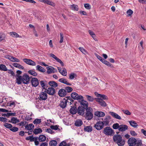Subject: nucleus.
Returning <instances> with one entry per match:
<instances>
[{"instance_id":"obj_24","label":"nucleus","mask_w":146,"mask_h":146,"mask_svg":"<svg viewBox=\"0 0 146 146\" xmlns=\"http://www.w3.org/2000/svg\"><path fill=\"white\" fill-rule=\"evenodd\" d=\"M109 113L113 117L117 119L120 120L121 119V117L117 113L113 112H110Z\"/></svg>"},{"instance_id":"obj_59","label":"nucleus","mask_w":146,"mask_h":146,"mask_svg":"<svg viewBox=\"0 0 146 146\" xmlns=\"http://www.w3.org/2000/svg\"><path fill=\"white\" fill-rule=\"evenodd\" d=\"M58 126L57 125H51L50 126V128L53 129H54L55 130H56L58 129Z\"/></svg>"},{"instance_id":"obj_31","label":"nucleus","mask_w":146,"mask_h":146,"mask_svg":"<svg viewBox=\"0 0 146 146\" xmlns=\"http://www.w3.org/2000/svg\"><path fill=\"white\" fill-rule=\"evenodd\" d=\"M13 65L16 68H18L20 69L23 70L24 69V67L23 66L20 64H19L15 63L13 64Z\"/></svg>"},{"instance_id":"obj_27","label":"nucleus","mask_w":146,"mask_h":146,"mask_svg":"<svg viewBox=\"0 0 146 146\" xmlns=\"http://www.w3.org/2000/svg\"><path fill=\"white\" fill-rule=\"evenodd\" d=\"M130 125L134 128H136L138 126V125L136 122L133 120L129 121Z\"/></svg>"},{"instance_id":"obj_53","label":"nucleus","mask_w":146,"mask_h":146,"mask_svg":"<svg viewBox=\"0 0 146 146\" xmlns=\"http://www.w3.org/2000/svg\"><path fill=\"white\" fill-rule=\"evenodd\" d=\"M9 34H10V35L12 36H19V35L15 32H10Z\"/></svg>"},{"instance_id":"obj_28","label":"nucleus","mask_w":146,"mask_h":146,"mask_svg":"<svg viewBox=\"0 0 146 146\" xmlns=\"http://www.w3.org/2000/svg\"><path fill=\"white\" fill-rule=\"evenodd\" d=\"M36 70L40 72H44L46 71V70L45 69L39 65L36 66Z\"/></svg>"},{"instance_id":"obj_58","label":"nucleus","mask_w":146,"mask_h":146,"mask_svg":"<svg viewBox=\"0 0 146 146\" xmlns=\"http://www.w3.org/2000/svg\"><path fill=\"white\" fill-rule=\"evenodd\" d=\"M84 7L85 8L87 9H91V7L88 3H86L84 4Z\"/></svg>"},{"instance_id":"obj_6","label":"nucleus","mask_w":146,"mask_h":146,"mask_svg":"<svg viewBox=\"0 0 146 146\" xmlns=\"http://www.w3.org/2000/svg\"><path fill=\"white\" fill-rule=\"evenodd\" d=\"M136 142V139L133 137L129 138L127 141L128 144L129 146H135Z\"/></svg>"},{"instance_id":"obj_51","label":"nucleus","mask_w":146,"mask_h":146,"mask_svg":"<svg viewBox=\"0 0 146 146\" xmlns=\"http://www.w3.org/2000/svg\"><path fill=\"white\" fill-rule=\"evenodd\" d=\"M59 146H69V145L66 141H64L60 143Z\"/></svg>"},{"instance_id":"obj_50","label":"nucleus","mask_w":146,"mask_h":146,"mask_svg":"<svg viewBox=\"0 0 146 146\" xmlns=\"http://www.w3.org/2000/svg\"><path fill=\"white\" fill-rule=\"evenodd\" d=\"M142 141L141 140H137L136 146H142Z\"/></svg>"},{"instance_id":"obj_3","label":"nucleus","mask_w":146,"mask_h":146,"mask_svg":"<svg viewBox=\"0 0 146 146\" xmlns=\"http://www.w3.org/2000/svg\"><path fill=\"white\" fill-rule=\"evenodd\" d=\"M92 112L93 110L91 108L89 107L86 109L85 114L86 118L88 120L92 119L93 117Z\"/></svg>"},{"instance_id":"obj_18","label":"nucleus","mask_w":146,"mask_h":146,"mask_svg":"<svg viewBox=\"0 0 146 146\" xmlns=\"http://www.w3.org/2000/svg\"><path fill=\"white\" fill-rule=\"evenodd\" d=\"M46 91L48 94L50 95H53L55 93V89L52 87L48 88Z\"/></svg>"},{"instance_id":"obj_42","label":"nucleus","mask_w":146,"mask_h":146,"mask_svg":"<svg viewBox=\"0 0 146 146\" xmlns=\"http://www.w3.org/2000/svg\"><path fill=\"white\" fill-rule=\"evenodd\" d=\"M76 76L77 75L75 73H72L69 74V78L70 80H73Z\"/></svg>"},{"instance_id":"obj_57","label":"nucleus","mask_w":146,"mask_h":146,"mask_svg":"<svg viewBox=\"0 0 146 146\" xmlns=\"http://www.w3.org/2000/svg\"><path fill=\"white\" fill-rule=\"evenodd\" d=\"M0 121H3L4 122H6L7 121V119L5 117H0Z\"/></svg>"},{"instance_id":"obj_32","label":"nucleus","mask_w":146,"mask_h":146,"mask_svg":"<svg viewBox=\"0 0 146 146\" xmlns=\"http://www.w3.org/2000/svg\"><path fill=\"white\" fill-rule=\"evenodd\" d=\"M8 58L11 61L13 62H19L20 61L19 59L13 56H10Z\"/></svg>"},{"instance_id":"obj_16","label":"nucleus","mask_w":146,"mask_h":146,"mask_svg":"<svg viewBox=\"0 0 146 146\" xmlns=\"http://www.w3.org/2000/svg\"><path fill=\"white\" fill-rule=\"evenodd\" d=\"M110 119L111 117L110 116H106L104 120L102 121L104 125L106 126L108 125Z\"/></svg>"},{"instance_id":"obj_34","label":"nucleus","mask_w":146,"mask_h":146,"mask_svg":"<svg viewBox=\"0 0 146 146\" xmlns=\"http://www.w3.org/2000/svg\"><path fill=\"white\" fill-rule=\"evenodd\" d=\"M70 111L71 114H74L77 112V110L76 107H73L70 109Z\"/></svg>"},{"instance_id":"obj_9","label":"nucleus","mask_w":146,"mask_h":146,"mask_svg":"<svg viewBox=\"0 0 146 146\" xmlns=\"http://www.w3.org/2000/svg\"><path fill=\"white\" fill-rule=\"evenodd\" d=\"M85 110L82 106H80L77 109V113L79 115L83 116L84 115Z\"/></svg>"},{"instance_id":"obj_55","label":"nucleus","mask_w":146,"mask_h":146,"mask_svg":"<svg viewBox=\"0 0 146 146\" xmlns=\"http://www.w3.org/2000/svg\"><path fill=\"white\" fill-rule=\"evenodd\" d=\"M95 55L96 57L101 62L103 61L104 59L97 54H95Z\"/></svg>"},{"instance_id":"obj_48","label":"nucleus","mask_w":146,"mask_h":146,"mask_svg":"<svg viewBox=\"0 0 146 146\" xmlns=\"http://www.w3.org/2000/svg\"><path fill=\"white\" fill-rule=\"evenodd\" d=\"M78 49L84 54H86L87 53L86 50L83 47H80Z\"/></svg>"},{"instance_id":"obj_47","label":"nucleus","mask_w":146,"mask_h":146,"mask_svg":"<svg viewBox=\"0 0 146 146\" xmlns=\"http://www.w3.org/2000/svg\"><path fill=\"white\" fill-rule=\"evenodd\" d=\"M44 3L53 6L54 5V3L49 0H45Z\"/></svg>"},{"instance_id":"obj_64","label":"nucleus","mask_w":146,"mask_h":146,"mask_svg":"<svg viewBox=\"0 0 146 146\" xmlns=\"http://www.w3.org/2000/svg\"><path fill=\"white\" fill-rule=\"evenodd\" d=\"M46 131L48 133L52 134L54 133V132L51 129L49 128L46 130Z\"/></svg>"},{"instance_id":"obj_4","label":"nucleus","mask_w":146,"mask_h":146,"mask_svg":"<svg viewBox=\"0 0 146 146\" xmlns=\"http://www.w3.org/2000/svg\"><path fill=\"white\" fill-rule=\"evenodd\" d=\"M104 133L107 136H112L114 134V130L110 127H107L104 129Z\"/></svg>"},{"instance_id":"obj_26","label":"nucleus","mask_w":146,"mask_h":146,"mask_svg":"<svg viewBox=\"0 0 146 146\" xmlns=\"http://www.w3.org/2000/svg\"><path fill=\"white\" fill-rule=\"evenodd\" d=\"M95 115L97 116L100 117H103L105 115V114L104 112L99 111L96 112Z\"/></svg>"},{"instance_id":"obj_8","label":"nucleus","mask_w":146,"mask_h":146,"mask_svg":"<svg viewBox=\"0 0 146 146\" xmlns=\"http://www.w3.org/2000/svg\"><path fill=\"white\" fill-rule=\"evenodd\" d=\"M104 126L102 121H99L94 124V127L97 130H99L102 129L103 128Z\"/></svg>"},{"instance_id":"obj_40","label":"nucleus","mask_w":146,"mask_h":146,"mask_svg":"<svg viewBox=\"0 0 146 146\" xmlns=\"http://www.w3.org/2000/svg\"><path fill=\"white\" fill-rule=\"evenodd\" d=\"M0 70L3 71H7L8 70L6 66L3 64H0Z\"/></svg>"},{"instance_id":"obj_52","label":"nucleus","mask_w":146,"mask_h":146,"mask_svg":"<svg viewBox=\"0 0 146 146\" xmlns=\"http://www.w3.org/2000/svg\"><path fill=\"white\" fill-rule=\"evenodd\" d=\"M50 144L54 146H56L57 144V141L55 140H53L50 141L49 143Z\"/></svg>"},{"instance_id":"obj_14","label":"nucleus","mask_w":146,"mask_h":146,"mask_svg":"<svg viewBox=\"0 0 146 146\" xmlns=\"http://www.w3.org/2000/svg\"><path fill=\"white\" fill-rule=\"evenodd\" d=\"M95 100L98 102L99 104L102 107H106L107 104L103 100L100 98H95Z\"/></svg>"},{"instance_id":"obj_56","label":"nucleus","mask_w":146,"mask_h":146,"mask_svg":"<svg viewBox=\"0 0 146 146\" xmlns=\"http://www.w3.org/2000/svg\"><path fill=\"white\" fill-rule=\"evenodd\" d=\"M10 130L13 132H16L18 131L19 129L16 127H13L10 129Z\"/></svg>"},{"instance_id":"obj_38","label":"nucleus","mask_w":146,"mask_h":146,"mask_svg":"<svg viewBox=\"0 0 146 146\" xmlns=\"http://www.w3.org/2000/svg\"><path fill=\"white\" fill-rule=\"evenodd\" d=\"M70 8L74 11H78V5L75 4L71 5Z\"/></svg>"},{"instance_id":"obj_49","label":"nucleus","mask_w":146,"mask_h":146,"mask_svg":"<svg viewBox=\"0 0 146 146\" xmlns=\"http://www.w3.org/2000/svg\"><path fill=\"white\" fill-rule=\"evenodd\" d=\"M4 125L6 128L10 129H11L12 127L11 124L7 123H5Z\"/></svg>"},{"instance_id":"obj_10","label":"nucleus","mask_w":146,"mask_h":146,"mask_svg":"<svg viewBox=\"0 0 146 146\" xmlns=\"http://www.w3.org/2000/svg\"><path fill=\"white\" fill-rule=\"evenodd\" d=\"M24 62L27 64L31 66H35L36 63L31 59L25 58L23 59Z\"/></svg>"},{"instance_id":"obj_19","label":"nucleus","mask_w":146,"mask_h":146,"mask_svg":"<svg viewBox=\"0 0 146 146\" xmlns=\"http://www.w3.org/2000/svg\"><path fill=\"white\" fill-rule=\"evenodd\" d=\"M66 92L65 89H60L58 92V94L61 97H64L66 95Z\"/></svg>"},{"instance_id":"obj_21","label":"nucleus","mask_w":146,"mask_h":146,"mask_svg":"<svg viewBox=\"0 0 146 146\" xmlns=\"http://www.w3.org/2000/svg\"><path fill=\"white\" fill-rule=\"evenodd\" d=\"M47 72L48 74H50L52 73H54L55 72H57V70L55 69L52 67L50 66L47 67Z\"/></svg>"},{"instance_id":"obj_33","label":"nucleus","mask_w":146,"mask_h":146,"mask_svg":"<svg viewBox=\"0 0 146 146\" xmlns=\"http://www.w3.org/2000/svg\"><path fill=\"white\" fill-rule=\"evenodd\" d=\"M34 127V125L33 124H30L27 125L25 126V128L28 130L33 129Z\"/></svg>"},{"instance_id":"obj_7","label":"nucleus","mask_w":146,"mask_h":146,"mask_svg":"<svg viewBox=\"0 0 146 146\" xmlns=\"http://www.w3.org/2000/svg\"><path fill=\"white\" fill-rule=\"evenodd\" d=\"M47 95L46 94V91L42 92L40 93L39 100L40 101L45 100L47 98Z\"/></svg>"},{"instance_id":"obj_22","label":"nucleus","mask_w":146,"mask_h":146,"mask_svg":"<svg viewBox=\"0 0 146 146\" xmlns=\"http://www.w3.org/2000/svg\"><path fill=\"white\" fill-rule=\"evenodd\" d=\"M128 129V126L125 125H120L118 130L120 131H124Z\"/></svg>"},{"instance_id":"obj_13","label":"nucleus","mask_w":146,"mask_h":146,"mask_svg":"<svg viewBox=\"0 0 146 146\" xmlns=\"http://www.w3.org/2000/svg\"><path fill=\"white\" fill-rule=\"evenodd\" d=\"M58 69L59 72L62 76H66L67 75V72L66 69L65 68H61L59 67H58Z\"/></svg>"},{"instance_id":"obj_11","label":"nucleus","mask_w":146,"mask_h":146,"mask_svg":"<svg viewBox=\"0 0 146 146\" xmlns=\"http://www.w3.org/2000/svg\"><path fill=\"white\" fill-rule=\"evenodd\" d=\"M69 102L65 98H64L62 100L60 101L59 106L62 108L64 109L65 108L67 105V102Z\"/></svg>"},{"instance_id":"obj_5","label":"nucleus","mask_w":146,"mask_h":146,"mask_svg":"<svg viewBox=\"0 0 146 146\" xmlns=\"http://www.w3.org/2000/svg\"><path fill=\"white\" fill-rule=\"evenodd\" d=\"M71 97L74 100H79L83 99V97L80 95H78L76 92H74L71 93Z\"/></svg>"},{"instance_id":"obj_63","label":"nucleus","mask_w":146,"mask_h":146,"mask_svg":"<svg viewBox=\"0 0 146 146\" xmlns=\"http://www.w3.org/2000/svg\"><path fill=\"white\" fill-rule=\"evenodd\" d=\"M0 111L3 112H11V111H9L8 110L5 109L3 108H0Z\"/></svg>"},{"instance_id":"obj_43","label":"nucleus","mask_w":146,"mask_h":146,"mask_svg":"<svg viewBox=\"0 0 146 146\" xmlns=\"http://www.w3.org/2000/svg\"><path fill=\"white\" fill-rule=\"evenodd\" d=\"M65 90H66V92L67 93L70 92L73 90V89L71 87L69 86L65 87Z\"/></svg>"},{"instance_id":"obj_45","label":"nucleus","mask_w":146,"mask_h":146,"mask_svg":"<svg viewBox=\"0 0 146 146\" xmlns=\"http://www.w3.org/2000/svg\"><path fill=\"white\" fill-rule=\"evenodd\" d=\"M41 122V119H36L33 121V123L35 124H39Z\"/></svg>"},{"instance_id":"obj_37","label":"nucleus","mask_w":146,"mask_h":146,"mask_svg":"<svg viewBox=\"0 0 146 146\" xmlns=\"http://www.w3.org/2000/svg\"><path fill=\"white\" fill-rule=\"evenodd\" d=\"M103 63L105 64L107 66L110 67H112L113 66L109 62L104 59L103 61L102 62Z\"/></svg>"},{"instance_id":"obj_62","label":"nucleus","mask_w":146,"mask_h":146,"mask_svg":"<svg viewBox=\"0 0 146 146\" xmlns=\"http://www.w3.org/2000/svg\"><path fill=\"white\" fill-rule=\"evenodd\" d=\"M133 11L130 9L127 11V13L129 16H131L133 13Z\"/></svg>"},{"instance_id":"obj_1","label":"nucleus","mask_w":146,"mask_h":146,"mask_svg":"<svg viewBox=\"0 0 146 146\" xmlns=\"http://www.w3.org/2000/svg\"><path fill=\"white\" fill-rule=\"evenodd\" d=\"M113 140L119 146H123L125 143V141L123 139L120 135L115 134L113 137Z\"/></svg>"},{"instance_id":"obj_41","label":"nucleus","mask_w":146,"mask_h":146,"mask_svg":"<svg viewBox=\"0 0 146 146\" xmlns=\"http://www.w3.org/2000/svg\"><path fill=\"white\" fill-rule=\"evenodd\" d=\"M42 132V130L40 128L35 129L34 130L33 132L35 134H38L41 133Z\"/></svg>"},{"instance_id":"obj_46","label":"nucleus","mask_w":146,"mask_h":146,"mask_svg":"<svg viewBox=\"0 0 146 146\" xmlns=\"http://www.w3.org/2000/svg\"><path fill=\"white\" fill-rule=\"evenodd\" d=\"M120 125L118 123H115L113 124L112 125L113 128L114 129H116L119 128Z\"/></svg>"},{"instance_id":"obj_61","label":"nucleus","mask_w":146,"mask_h":146,"mask_svg":"<svg viewBox=\"0 0 146 146\" xmlns=\"http://www.w3.org/2000/svg\"><path fill=\"white\" fill-rule=\"evenodd\" d=\"M130 134L133 136H136L137 135V133L134 131L130 130L129 131Z\"/></svg>"},{"instance_id":"obj_30","label":"nucleus","mask_w":146,"mask_h":146,"mask_svg":"<svg viewBox=\"0 0 146 146\" xmlns=\"http://www.w3.org/2000/svg\"><path fill=\"white\" fill-rule=\"evenodd\" d=\"M49 85L52 87L56 88L58 86L57 83L54 81H50L48 82Z\"/></svg>"},{"instance_id":"obj_44","label":"nucleus","mask_w":146,"mask_h":146,"mask_svg":"<svg viewBox=\"0 0 146 146\" xmlns=\"http://www.w3.org/2000/svg\"><path fill=\"white\" fill-rule=\"evenodd\" d=\"M28 72L29 74L34 76H36L37 75V73L33 70H29Z\"/></svg>"},{"instance_id":"obj_15","label":"nucleus","mask_w":146,"mask_h":146,"mask_svg":"<svg viewBox=\"0 0 146 146\" xmlns=\"http://www.w3.org/2000/svg\"><path fill=\"white\" fill-rule=\"evenodd\" d=\"M80 102V104L86 110V109L89 108H88V103L87 102L84 100L83 99Z\"/></svg>"},{"instance_id":"obj_25","label":"nucleus","mask_w":146,"mask_h":146,"mask_svg":"<svg viewBox=\"0 0 146 146\" xmlns=\"http://www.w3.org/2000/svg\"><path fill=\"white\" fill-rule=\"evenodd\" d=\"M83 124V122L81 119H76L75 122V125L77 127L81 126Z\"/></svg>"},{"instance_id":"obj_2","label":"nucleus","mask_w":146,"mask_h":146,"mask_svg":"<svg viewBox=\"0 0 146 146\" xmlns=\"http://www.w3.org/2000/svg\"><path fill=\"white\" fill-rule=\"evenodd\" d=\"M30 80V78L27 74H24L23 76H21V79L19 81V83L18 82V81L16 82L18 84H20L23 82L24 84H27L29 83Z\"/></svg>"},{"instance_id":"obj_39","label":"nucleus","mask_w":146,"mask_h":146,"mask_svg":"<svg viewBox=\"0 0 146 146\" xmlns=\"http://www.w3.org/2000/svg\"><path fill=\"white\" fill-rule=\"evenodd\" d=\"M11 121L12 123L14 124L16 123L19 122V119H18L17 118L14 117H13L11 119Z\"/></svg>"},{"instance_id":"obj_54","label":"nucleus","mask_w":146,"mask_h":146,"mask_svg":"<svg viewBox=\"0 0 146 146\" xmlns=\"http://www.w3.org/2000/svg\"><path fill=\"white\" fill-rule=\"evenodd\" d=\"M124 113L127 115H130L131 114V113L128 110H122Z\"/></svg>"},{"instance_id":"obj_29","label":"nucleus","mask_w":146,"mask_h":146,"mask_svg":"<svg viewBox=\"0 0 146 146\" xmlns=\"http://www.w3.org/2000/svg\"><path fill=\"white\" fill-rule=\"evenodd\" d=\"M46 139V137L44 135H41L38 137L39 141L40 142L45 141Z\"/></svg>"},{"instance_id":"obj_17","label":"nucleus","mask_w":146,"mask_h":146,"mask_svg":"<svg viewBox=\"0 0 146 146\" xmlns=\"http://www.w3.org/2000/svg\"><path fill=\"white\" fill-rule=\"evenodd\" d=\"M16 73L17 74L15 75L16 82L18 81V82L19 83L20 82L19 81L20 80L21 76L20 75L22 73V72L20 70H17L16 72Z\"/></svg>"},{"instance_id":"obj_12","label":"nucleus","mask_w":146,"mask_h":146,"mask_svg":"<svg viewBox=\"0 0 146 146\" xmlns=\"http://www.w3.org/2000/svg\"><path fill=\"white\" fill-rule=\"evenodd\" d=\"M31 82L33 86L36 87L39 84V82L38 79L35 78H33L31 80Z\"/></svg>"},{"instance_id":"obj_23","label":"nucleus","mask_w":146,"mask_h":146,"mask_svg":"<svg viewBox=\"0 0 146 146\" xmlns=\"http://www.w3.org/2000/svg\"><path fill=\"white\" fill-rule=\"evenodd\" d=\"M58 81L61 83L66 84L67 85L70 86L71 84L67 82V80L64 78H60L58 80Z\"/></svg>"},{"instance_id":"obj_20","label":"nucleus","mask_w":146,"mask_h":146,"mask_svg":"<svg viewBox=\"0 0 146 146\" xmlns=\"http://www.w3.org/2000/svg\"><path fill=\"white\" fill-rule=\"evenodd\" d=\"M40 85L42 89L46 90L48 87L47 82L45 80H41L40 82Z\"/></svg>"},{"instance_id":"obj_36","label":"nucleus","mask_w":146,"mask_h":146,"mask_svg":"<svg viewBox=\"0 0 146 146\" xmlns=\"http://www.w3.org/2000/svg\"><path fill=\"white\" fill-rule=\"evenodd\" d=\"M85 97L87 100L90 102H92L95 99L94 98L93 96H91L89 95H86Z\"/></svg>"},{"instance_id":"obj_60","label":"nucleus","mask_w":146,"mask_h":146,"mask_svg":"<svg viewBox=\"0 0 146 146\" xmlns=\"http://www.w3.org/2000/svg\"><path fill=\"white\" fill-rule=\"evenodd\" d=\"M7 115H8V117L9 116H16V113H7Z\"/></svg>"},{"instance_id":"obj_35","label":"nucleus","mask_w":146,"mask_h":146,"mask_svg":"<svg viewBox=\"0 0 146 146\" xmlns=\"http://www.w3.org/2000/svg\"><path fill=\"white\" fill-rule=\"evenodd\" d=\"M84 129L85 131L88 132H90L92 131V127L91 126H85Z\"/></svg>"}]
</instances>
